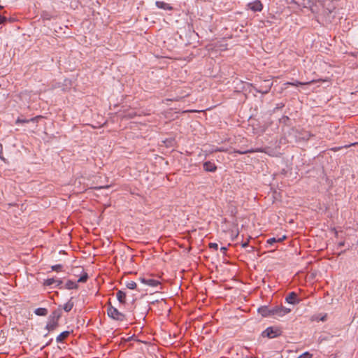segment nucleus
<instances>
[{
  "label": "nucleus",
  "mask_w": 358,
  "mask_h": 358,
  "mask_svg": "<svg viewBox=\"0 0 358 358\" xmlns=\"http://www.w3.org/2000/svg\"><path fill=\"white\" fill-rule=\"evenodd\" d=\"M257 312L264 317H273L275 318L282 317L291 312V309L282 306L268 307L262 306L258 308Z\"/></svg>",
  "instance_id": "f257e3e1"
},
{
  "label": "nucleus",
  "mask_w": 358,
  "mask_h": 358,
  "mask_svg": "<svg viewBox=\"0 0 358 358\" xmlns=\"http://www.w3.org/2000/svg\"><path fill=\"white\" fill-rule=\"evenodd\" d=\"M294 2L303 8H308L313 13L318 12V7L321 5L320 0H293Z\"/></svg>",
  "instance_id": "f03ea898"
},
{
  "label": "nucleus",
  "mask_w": 358,
  "mask_h": 358,
  "mask_svg": "<svg viewBox=\"0 0 358 358\" xmlns=\"http://www.w3.org/2000/svg\"><path fill=\"white\" fill-rule=\"evenodd\" d=\"M88 279V274L83 270L80 277L77 281L68 280L66 283L63 284L64 289H77L78 288V282H85Z\"/></svg>",
  "instance_id": "7ed1b4c3"
},
{
  "label": "nucleus",
  "mask_w": 358,
  "mask_h": 358,
  "mask_svg": "<svg viewBox=\"0 0 358 358\" xmlns=\"http://www.w3.org/2000/svg\"><path fill=\"white\" fill-rule=\"evenodd\" d=\"M108 316L113 320L123 322L127 320L126 315L120 312L117 308L109 304L107 308Z\"/></svg>",
  "instance_id": "20e7f679"
},
{
  "label": "nucleus",
  "mask_w": 358,
  "mask_h": 358,
  "mask_svg": "<svg viewBox=\"0 0 358 358\" xmlns=\"http://www.w3.org/2000/svg\"><path fill=\"white\" fill-rule=\"evenodd\" d=\"M292 131L294 134L296 141L298 142L306 141L309 140L311 136H313L310 132L303 129H293Z\"/></svg>",
  "instance_id": "39448f33"
},
{
  "label": "nucleus",
  "mask_w": 358,
  "mask_h": 358,
  "mask_svg": "<svg viewBox=\"0 0 358 358\" xmlns=\"http://www.w3.org/2000/svg\"><path fill=\"white\" fill-rule=\"evenodd\" d=\"M281 330L278 327H267L263 332L262 336L269 338H274L281 334Z\"/></svg>",
  "instance_id": "423d86ee"
},
{
  "label": "nucleus",
  "mask_w": 358,
  "mask_h": 358,
  "mask_svg": "<svg viewBox=\"0 0 358 358\" xmlns=\"http://www.w3.org/2000/svg\"><path fill=\"white\" fill-rule=\"evenodd\" d=\"M265 82H266V85L264 86L261 85L259 88L257 87L256 86H253V85H252V87L256 92L261 93L262 94H266L270 91L271 86H272V83L269 80H267Z\"/></svg>",
  "instance_id": "0eeeda50"
},
{
  "label": "nucleus",
  "mask_w": 358,
  "mask_h": 358,
  "mask_svg": "<svg viewBox=\"0 0 358 358\" xmlns=\"http://www.w3.org/2000/svg\"><path fill=\"white\" fill-rule=\"evenodd\" d=\"M139 280L142 283L152 287H157L160 285V282L158 280L150 278L141 277L139 278Z\"/></svg>",
  "instance_id": "6e6552de"
},
{
  "label": "nucleus",
  "mask_w": 358,
  "mask_h": 358,
  "mask_svg": "<svg viewBox=\"0 0 358 358\" xmlns=\"http://www.w3.org/2000/svg\"><path fill=\"white\" fill-rule=\"evenodd\" d=\"M301 300L299 299L296 292H289L285 297V302L289 304L296 305L299 303Z\"/></svg>",
  "instance_id": "1a4fd4ad"
},
{
  "label": "nucleus",
  "mask_w": 358,
  "mask_h": 358,
  "mask_svg": "<svg viewBox=\"0 0 358 358\" xmlns=\"http://www.w3.org/2000/svg\"><path fill=\"white\" fill-rule=\"evenodd\" d=\"M247 7L253 12H260L263 8V5L259 0H255L248 3Z\"/></svg>",
  "instance_id": "9d476101"
},
{
  "label": "nucleus",
  "mask_w": 358,
  "mask_h": 358,
  "mask_svg": "<svg viewBox=\"0 0 358 358\" xmlns=\"http://www.w3.org/2000/svg\"><path fill=\"white\" fill-rule=\"evenodd\" d=\"M203 167L206 171L211 173L215 172L217 169L215 164L210 161L205 162L203 164Z\"/></svg>",
  "instance_id": "9b49d317"
},
{
  "label": "nucleus",
  "mask_w": 358,
  "mask_h": 358,
  "mask_svg": "<svg viewBox=\"0 0 358 358\" xmlns=\"http://www.w3.org/2000/svg\"><path fill=\"white\" fill-rule=\"evenodd\" d=\"M287 236L285 235H283L280 237H272L266 241V244L269 246H272L274 243H280L282 242L284 240H285Z\"/></svg>",
  "instance_id": "f8f14e48"
},
{
  "label": "nucleus",
  "mask_w": 358,
  "mask_h": 358,
  "mask_svg": "<svg viewBox=\"0 0 358 358\" xmlns=\"http://www.w3.org/2000/svg\"><path fill=\"white\" fill-rule=\"evenodd\" d=\"M58 324L59 322L48 318V321L46 324L45 329L48 331H54L58 327Z\"/></svg>",
  "instance_id": "ddd939ff"
},
{
  "label": "nucleus",
  "mask_w": 358,
  "mask_h": 358,
  "mask_svg": "<svg viewBox=\"0 0 358 358\" xmlns=\"http://www.w3.org/2000/svg\"><path fill=\"white\" fill-rule=\"evenodd\" d=\"M62 310L60 308L55 310L49 316V319L59 322V320L62 316Z\"/></svg>",
  "instance_id": "4468645a"
},
{
  "label": "nucleus",
  "mask_w": 358,
  "mask_h": 358,
  "mask_svg": "<svg viewBox=\"0 0 358 358\" xmlns=\"http://www.w3.org/2000/svg\"><path fill=\"white\" fill-rule=\"evenodd\" d=\"M155 4L158 8H161V9H164V10H171L173 8L169 3L164 2V1H156Z\"/></svg>",
  "instance_id": "2eb2a0df"
},
{
  "label": "nucleus",
  "mask_w": 358,
  "mask_h": 358,
  "mask_svg": "<svg viewBox=\"0 0 358 358\" xmlns=\"http://www.w3.org/2000/svg\"><path fill=\"white\" fill-rule=\"evenodd\" d=\"M71 332L69 331H64L62 332L59 335H58L56 338V341L57 343H62L63 340L66 338L69 335Z\"/></svg>",
  "instance_id": "dca6fc26"
},
{
  "label": "nucleus",
  "mask_w": 358,
  "mask_h": 358,
  "mask_svg": "<svg viewBox=\"0 0 358 358\" xmlns=\"http://www.w3.org/2000/svg\"><path fill=\"white\" fill-rule=\"evenodd\" d=\"M117 299L120 303H125L126 293L122 290H119L116 294Z\"/></svg>",
  "instance_id": "f3484780"
},
{
  "label": "nucleus",
  "mask_w": 358,
  "mask_h": 358,
  "mask_svg": "<svg viewBox=\"0 0 358 358\" xmlns=\"http://www.w3.org/2000/svg\"><path fill=\"white\" fill-rule=\"evenodd\" d=\"M73 297H71V299L64 305L63 309L65 312H69L73 308L74 303L72 301Z\"/></svg>",
  "instance_id": "a211bd4d"
},
{
  "label": "nucleus",
  "mask_w": 358,
  "mask_h": 358,
  "mask_svg": "<svg viewBox=\"0 0 358 358\" xmlns=\"http://www.w3.org/2000/svg\"><path fill=\"white\" fill-rule=\"evenodd\" d=\"M34 313L38 316H45L48 314V310L45 308H38L35 309Z\"/></svg>",
  "instance_id": "6ab92c4d"
},
{
  "label": "nucleus",
  "mask_w": 358,
  "mask_h": 358,
  "mask_svg": "<svg viewBox=\"0 0 358 358\" xmlns=\"http://www.w3.org/2000/svg\"><path fill=\"white\" fill-rule=\"evenodd\" d=\"M55 282L54 283L53 288H58L60 289H64V282L60 278H55Z\"/></svg>",
  "instance_id": "aec40b11"
},
{
  "label": "nucleus",
  "mask_w": 358,
  "mask_h": 358,
  "mask_svg": "<svg viewBox=\"0 0 358 358\" xmlns=\"http://www.w3.org/2000/svg\"><path fill=\"white\" fill-rule=\"evenodd\" d=\"M55 282V278H48L44 280L43 285L53 288Z\"/></svg>",
  "instance_id": "412c9836"
},
{
  "label": "nucleus",
  "mask_w": 358,
  "mask_h": 358,
  "mask_svg": "<svg viewBox=\"0 0 358 358\" xmlns=\"http://www.w3.org/2000/svg\"><path fill=\"white\" fill-rule=\"evenodd\" d=\"M126 287L129 289H134L136 287V283L134 281L127 282Z\"/></svg>",
  "instance_id": "4be33fe9"
},
{
  "label": "nucleus",
  "mask_w": 358,
  "mask_h": 358,
  "mask_svg": "<svg viewBox=\"0 0 358 358\" xmlns=\"http://www.w3.org/2000/svg\"><path fill=\"white\" fill-rule=\"evenodd\" d=\"M29 122H30L29 119L20 118V117H18L16 120V121H15V124H24V123H29Z\"/></svg>",
  "instance_id": "5701e85b"
},
{
  "label": "nucleus",
  "mask_w": 358,
  "mask_h": 358,
  "mask_svg": "<svg viewBox=\"0 0 358 358\" xmlns=\"http://www.w3.org/2000/svg\"><path fill=\"white\" fill-rule=\"evenodd\" d=\"M51 268L52 271L59 272L62 270L63 265L62 264H55V265L52 266Z\"/></svg>",
  "instance_id": "b1692460"
},
{
  "label": "nucleus",
  "mask_w": 358,
  "mask_h": 358,
  "mask_svg": "<svg viewBox=\"0 0 358 358\" xmlns=\"http://www.w3.org/2000/svg\"><path fill=\"white\" fill-rule=\"evenodd\" d=\"M312 355H310L309 352H306L301 355L298 358H311Z\"/></svg>",
  "instance_id": "393cba45"
},
{
  "label": "nucleus",
  "mask_w": 358,
  "mask_h": 358,
  "mask_svg": "<svg viewBox=\"0 0 358 358\" xmlns=\"http://www.w3.org/2000/svg\"><path fill=\"white\" fill-rule=\"evenodd\" d=\"M209 248L210 249H213V250H217L218 249V245L216 243H209Z\"/></svg>",
  "instance_id": "a878e982"
},
{
  "label": "nucleus",
  "mask_w": 358,
  "mask_h": 358,
  "mask_svg": "<svg viewBox=\"0 0 358 358\" xmlns=\"http://www.w3.org/2000/svg\"><path fill=\"white\" fill-rule=\"evenodd\" d=\"M254 151L252 150H237L236 151V152L238 153V154H241V155H243V154H246V153H250V152H253Z\"/></svg>",
  "instance_id": "bb28decb"
},
{
  "label": "nucleus",
  "mask_w": 358,
  "mask_h": 358,
  "mask_svg": "<svg viewBox=\"0 0 358 358\" xmlns=\"http://www.w3.org/2000/svg\"><path fill=\"white\" fill-rule=\"evenodd\" d=\"M287 84V85H293V86H299V85H303L304 83H301V82H299V81H296L295 83H290V82H288Z\"/></svg>",
  "instance_id": "cd10ccee"
},
{
  "label": "nucleus",
  "mask_w": 358,
  "mask_h": 358,
  "mask_svg": "<svg viewBox=\"0 0 358 358\" xmlns=\"http://www.w3.org/2000/svg\"><path fill=\"white\" fill-rule=\"evenodd\" d=\"M41 117V116H36V117H31L29 119L30 120V122H37L38 120Z\"/></svg>",
  "instance_id": "c85d7f7f"
},
{
  "label": "nucleus",
  "mask_w": 358,
  "mask_h": 358,
  "mask_svg": "<svg viewBox=\"0 0 358 358\" xmlns=\"http://www.w3.org/2000/svg\"><path fill=\"white\" fill-rule=\"evenodd\" d=\"M284 104L282 103H277L276 104V106L275 107V108L273 109V110L275 111V110H278V109H280L284 107Z\"/></svg>",
  "instance_id": "c756f323"
},
{
  "label": "nucleus",
  "mask_w": 358,
  "mask_h": 358,
  "mask_svg": "<svg viewBox=\"0 0 358 358\" xmlns=\"http://www.w3.org/2000/svg\"><path fill=\"white\" fill-rule=\"evenodd\" d=\"M289 120V117L287 116H282V118L280 120V122H285Z\"/></svg>",
  "instance_id": "7c9ffc66"
},
{
  "label": "nucleus",
  "mask_w": 358,
  "mask_h": 358,
  "mask_svg": "<svg viewBox=\"0 0 358 358\" xmlns=\"http://www.w3.org/2000/svg\"><path fill=\"white\" fill-rule=\"evenodd\" d=\"M241 246L243 248L248 247L249 246L248 241L242 243Z\"/></svg>",
  "instance_id": "2f4dec72"
},
{
  "label": "nucleus",
  "mask_w": 358,
  "mask_h": 358,
  "mask_svg": "<svg viewBox=\"0 0 358 358\" xmlns=\"http://www.w3.org/2000/svg\"><path fill=\"white\" fill-rule=\"evenodd\" d=\"M6 20V18L5 17H2L1 15H0V24L3 23Z\"/></svg>",
  "instance_id": "473e14b6"
},
{
  "label": "nucleus",
  "mask_w": 358,
  "mask_h": 358,
  "mask_svg": "<svg viewBox=\"0 0 358 358\" xmlns=\"http://www.w3.org/2000/svg\"><path fill=\"white\" fill-rule=\"evenodd\" d=\"M52 341V338H50V341H48L46 344L41 348V349H43L45 347L49 345L51 343Z\"/></svg>",
  "instance_id": "72a5a7b5"
},
{
  "label": "nucleus",
  "mask_w": 358,
  "mask_h": 358,
  "mask_svg": "<svg viewBox=\"0 0 358 358\" xmlns=\"http://www.w3.org/2000/svg\"><path fill=\"white\" fill-rule=\"evenodd\" d=\"M344 245H345V243H344L343 241H341V242H339V243H338V248H341V247H343Z\"/></svg>",
  "instance_id": "f704fd0d"
},
{
  "label": "nucleus",
  "mask_w": 358,
  "mask_h": 358,
  "mask_svg": "<svg viewBox=\"0 0 358 358\" xmlns=\"http://www.w3.org/2000/svg\"><path fill=\"white\" fill-rule=\"evenodd\" d=\"M220 250L222 252L223 254H224L226 250H227V248L226 247H222L220 248Z\"/></svg>",
  "instance_id": "c9c22d12"
},
{
  "label": "nucleus",
  "mask_w": 358,
  "mask_h": 358,
  "mask_svg": "<svg viewBox=\"0 0 358 358\" xmlns=\"http://www.w3.org/2000/svg\"><path fill=\"white\" fill-rule=\"evenodd\" d=\"M356 144H358V143H351V144H350V145H345L344 147H345V148H348V147H350L351 145H356Z\"/></svg>",
  "instance_id": "e433bc0d"
},
{
  "label": "nucleus",
  "mask_w": 358,
  "mask_h": 358,
  "mask_svg": "<svg viewBox=\"0 0 358 358\" xmlns=\"http://www.w3.org/2000/svg\"><path fill=\"white\" fill-rule=\"evenodd\" d=\"M0 159H1L3 162H6V159L3 157V155H2V153H1V154L0 153Z\"/></svg>",
  "instance_id": "4c0bfd02"
},
{
  "label": "nucleus",
  "mask_w": 358,
  "mask_h": 358,
  "mask_svg": "<svg viewBox=\"0 0 358 358\" xmlns=\"http://www.w3.org/2000/svg\"><path fill=\"white\" fill-rule=\"evenodd\" d=\"M3 152V145L0 144V153L1 154Z\"/></svg>",
  "instance_id": "58836bf2"
},
{
  "label": "nucleus",
  "mask_w": 358,
  "mask_h": 358,
  "mask_svg": "<svg viewBox=\"0 0 358 358\" xmlns=\"http://www.w3.org/2000/svg\"><path fill=\"white\" fill-rule=\"evenodd\" d=\"M253 250V247L250 248V250L249 251H252Z\"/></svg>",
  "instance_id": "ea45409f"
},
{
  "label": "nucleus",
  "mask_w": 358,
  "mask_h": 358,
  "mask_svg": "<svg viewBox=\"0 0 358 358\" xmlns=\"http://www.w3.org/2000/svg\"><path fill=\"white\" fill-rule=\"evenodd\" d=\"M2 8V6H0V8Z\"/></svg>",
  "instance_id": "a19ab883"
}]
</instances>
